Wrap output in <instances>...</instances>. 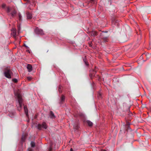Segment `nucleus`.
I'll use <instances>...</instances> for the list:
<instances>
[{
	"label": "nucleus",
	"mask_w": 151,
	"mask_h": 151,
	"mask_svg": "<svg viewBox=\"0 0 151 151\" xmlns=\"http://www.w3.org/2000/svg\"><path fill=\"white\" fill-rule=\"evenodd\" d=\"M15 95L16 96L18 100V105L19 106L18 107V109L20 111L22 106V98L21 95L19 93V91L15 93Z\"/></svg>",
	"instance_id": "nucleus-1"
},
{
	"label": "nucleus",
	"mask_w": 151,
	"mask_h": 151,
	"mask_svg": "<svg viewBox=\"0 0 151 151\" xmlns=\"http://www.w3.org/2000/svg\"><path fill=\"white\" fill-rule=\"evenodd\" d=\"M4 74L5 77L8 78H11V75L13 74L9 67H7L4 68Z\"/></svg>",
	"instance_id": "nucleus-2"
},
{
	"label": "nucleus",
	"mask_w": 151,
	"mask_h": 151,
	"mask_svg": "<svg viewBox=\"0 0 151 151\" xmlns=\"http://www.w3.org/2000/svg\"><path fill=\"white\" fill-rule=\"evenodd\" d=\"M47 126L45 122H43L42 124H38L37 125V128L39 130H41L42 129H46Z\"/></svg>",
	"instance_id": "nucleus-3"
},
{
	"label": "nucleus",
	"mask_w": 151,
	"mask_h": 151,
	"mask_svg": "<svg viewBox=\"0 0 151 151\" xmlns=\"http://www.w3.org/2000/svg\"><path fill=\"white\" fill-rule=\"evenodd\" d=\"M35 33L37 34L41 35H44V33L43 30L38 27H36L35 29Z\"/></svg>",
	"instance_id": "nucleus-4"
},
{
	"label": "nucleus",
	"mask_w": 151,
	"mask_h": 151,
	"mask_svg": "<svg viewBox=\"0 0 151 151\" xmlns=\"http://www.w3.org/2000/svg\"><path fill=\"white\" fill-rule=\"evenodd\" d=\"M12 35L13 36L14 38H15L17 36V32L16 29L14 28H13L12 29Z\"/></svg>",
	"instance_id": "nucleus-5"
},
{
	"label": "nucleus",
	"mask_w": 151,
	"mask_h": 151,
	"mask_svg": "<svg viewBox=\"0 0 151 151\" xmlns=\"http://www.w3.org/2000/svg\"><path fill=\"white\" fill-rule=\"evenodd\" d=\"M26 14L27 19H31L32 18V15L28 11L26 12Z\"/></svg>",
	"instance_id": "nucleus-6"
},
{
	"label": "nucleus",
	"mask_w": 151,
	"mask_h": 151,
	"mask_svg": "<svg viewBox=\"0 0 151 151\" xmlns=\"http://www.w3.org/2000/svg\"><path fill=\"white\" fill-rule=\"evenodd\" d=\"M97 35V32L96 31H92L89 32V35L92 36L94 37Z\"/></svg>",
	"instance_id": "nucleus-7"
},
{
	"label": "nucleus",
	"mask_w": 151,
	"mask_h": 151,
	"mask_svg": "<svg viewBox=\"0 0 151 151\" xmlns=\"http://www.w3.org/2000/svg\"><path fill=\"white\" fill-rule=\"evenodd\" d=\"M65 99V96L63 95H61V96L60 98V103L61 104H63V102L64 101Z\"/></svg>",
	"instance_id": "nucleus-8"
},
{
	"label": "nucleus",
	"mask_w": 151,
	"mask_h": 151,
	"mask_svg": "<svg viewBox=\"0 0 151 151\" xmlns=\"http://www.w3.org/2000/svg\"><path fill=\"white\" fill-rule=\"evenodd\" d=\"M27 68L28 70V71L29 72H30L32 70V66L30 64H28L27 65Z\"/></svg>",
	"instance_id": "nucleus-9"
},
{
	"label": "nucleus",
	"mask_w": 151,
	"mask_h": 151,
	"mask_svg": "<svg viewBox=\"0 0 151 151\" xmlns=\"http://www.w3.org/2000/svg\"><path fill=\"white\" fill-rule=\"evenodd\" d=\"M49 116L51 118H54L55 117L54 114L52 111H50L49 114Z\"/></svg>",
	"instance_id": "nucleus-10"
},
{
	"label": "nucleus",
	"mask_w": 151,
	"mask_h": 151,
	"mask_svg": "<svg viewBox=\"0 0 151 151\" xmlns=\"http://www.w3.org/2000/svg\"><path fill=\"white\" fill-rule=\"evenodd\" d=\"M24 109L25 111V114H26V115L27 116V117H28V110L27 109V107L25 106H24Z\"/></svg>",
	"instance_id": "nucleus-11"
},
{
	"label": "nucleus",
	"mask_w": 151,
	"mask_h": 151,
	"mask_svg": "<svg viewBox=\"0 0 151 151\" xmlns=\"http://www.w3.org/2000/svg\"><path fill=\"white\" fill-rule=\"evenodd\" d=\"M26 136L27 135L25 134H23L21 139L22 141V142H24L25 140L26 139Z\"/></svg>",
	"instance_id": "nucleus-12"
},
{
	"label": "nucleus",
	"mask_w": 151,
	"mask_h": 151,
	"mask_svg": "<svg viewBox=\"0 0 151 151\" xmlns=\"http://www.w3.org/2000/svg\"><path fill=\"white\" fill-rule=\"evenodd\" d=\"M102 39L103 41L104 42H108V37H102Z\"/></svg>",
	"instance_id": "nucleus-13"
},
{
	"label": "nucleus",
	"mask_w": 151,
	"mask_h": 151,
	"mask_svg": "<svg viewBox=\"0 0 151 151\" xmlns=\"http://www.w3.org/2000/svg\"><path fill=\"white\" fill-rule=\"evenodd\" d=\"M15 114V113L14 112L12 111L9 112V115L10 117H13L14 116Z\"/></svg>",
	"instance_id": "nucleus-14"
},
{
	"label": "nucleus",
	"mask_w": 151,
	"mask_h": 151,
	"mask_svg": "<svg viewBox=\"0 0 151 151\" xmlns=\"http://www.w3.org/2000/svg\"><path fill=\"white\" fill-rule=\"evenodd\" d=\"M16 11L15 10H14L11 13V16L12 17H14V16L16 14Z\"/></svg>",
	"instance_id": "nucleus-15"
},
{
	"label": "nucleus",
	"mask_w": 151,
	"mask_h": 151,
	"mask_svg": "<svg viewBox=\"0 0 151 151\" xmlns=\"http://www.w3.org/2000/svg\"><path fill=\"white\" fill-rule=\"evenodd\" d=\"M86 122L89 126H92L93 125L92 122L89 120H87Z\"/></svg>",
	"instance_id": "nucleus-16"
},
{
	"label": "nucleus",
	"mask_w": 151,
	"mask_h": 151,
	"mask_svg": "<svg viewBox=\"0 0 151 151\" xmlns=\"http://www.w3.org/2000/svg\"><path fill=\"white\" fill-rule=\"evenodd\" d=\"M73 128L74 129L76 130L78 129L79 128V126H78V125L77 124H75L73 126Z\"/></svg>",
	"instance_id": "nucleus-17"
},
{
	"label": "nucleus",
	"mask_w": 151,
	"mask_h": 151,
	"mask_svg": "<svg viewBox=\"0 0 151 151\" xmlns=\"http://www.w3.org/2000/svg\"><path fill=\"white\" fill-rule=\"evenodd\" d=\"M18 16H19V21H21L22 20V16H21V14L20 13H19L18 14Z\"/></svg>",
	"instance_id": "nucleus-18"
},
{
	"label": "nucleus",
	"mask_w": 151,
	"mask_h": 151,
	"mask_svg": "<svg viewBox=\"0 0 151 151\" xmlns=\"http://www.w3.org/2000/svg\"><path fill=\"white\" fill-rule=\"evenodd\" d=\"M17 28H18V33L19 34L20 32V30L21 29V27L20 25H18L17 26Z\"/></svg>",
	"instance_id": "nucleus-19"
},
{
	"label": "nucleus",
	"mask_w": 151,
	"mask_h": 151,
	"mask_svg": "<svg viewBox=\"0 0 151 151\" xmlns=\"http://www.w3.org/2000/svg\"><path fill=\"white\" fill-rule=\"evenodd\" d=\"M31 146L32 147H33L35 146V143L33 142H32L31 143Z\"/></svg>",
	"instance_id": "nucleus-20"
},
{
	"label": "nucleus",
	"mask_w": 151,
	"mask_h": 151,
	"mask_svg": "<svg viewBox=\"0 0 151 151\" xmlns=\"http://www.w3.org/2000/svg\"><path fill=\"white\" fill-rule=\"evenodd\" d=\"M11 9L9 7H7L6 11L7 13H9L11 12Z\"/></svg>",
	"instance_id": "nucleus-21"
},
{
	"label": "nucleus",
	"mask_w": 151,
	"mask_h": 151,
	"mask_svg": "<svg viewBox=\"0 0 151 151\" xmlns=\"http://www.w3.org/2000/svg\"><path fill=\"white\" fill-rule=\"evenodd\" d=\"M62 88V86H59L58 88V89L60 93L62 92V90H61V88Z\"/></svg>",
	"instance_id": "nucleus-22"
},
{
	"label": "nucleus",
	"mask_w": 151,
	"mask_h": 151,
	"mask_svg": "<svg viewBox=\"0 0 151 151\" xmlns=\"http://www.w3.org/2000/svg\"><path fill=\"white\" fill-rule=\"evenodd\" d=\"M12 81L15 83H17L18 81L17 79L16 78H14L12 79Z\"/></svg>",
	"instance_id": "nucleus-23"
},
{
	"label": "nucleus",
	"mask_w": 151,
	"mask_h": 151,
	"mask_svg": "<svg viewBox=\"0 0 151 151\" xmlns=\"http://www.w3.org/2000/svg\"><path fill=\"white\" fill-rule=\"evenodd\" d=\"M83 60L85 62V64L87 66H88V62H87L86 60H85L84 59Z\"/></svg>",
	"instance_id": "nucleus-24"
},
{
	"label": "nucleus",
	"mask_w": 151,
	"mask_h": 151,
	"mask_svg": "<svg viewBox=\"0 0 151 151\" xmlns=\"http://www.w3.org/2000/svg\"><path fill=\"white\" fill-rule=\"evenodd\" d=\"M130 124L129 122H127L126 126H127V128H128Z\"/></svg>",
	"instance_id": "nucleus-25"
},
{
	"label": "nucleus",
	"mask_w": 151,
	"mask_h": 151,
	"mask_svg": "<svg viewBox=\"0 0 151 151\" xmlns=\"http://www.w3.org/2000/svg\"><path fill=\"white\" fill-rule=\"evenodd\" d=\"M27 78L29 81H30L32 79V78L30 77H27Z\"/></svg>",
	"instance_id": "nucleus-26"
},
{
	"label": "nucleus",
	"mask_w": 151,
	"mask_h": 151,
	"mask_svg": "<svg viewBox=\"0 0 151 151\" xmlns=\"http://www.w3.org/2000/svg\"><path fill=\"white\" fill-rule=\"evenodd\" d=\"M113 21V23H115L116 24V25H118V24L117 23V20H114V21Z\"/></svg>",
	"instance_id": "nucleus-27"
},
{
	"label": "nucleus",
	"mask_w": 151,
	"mask_h": 151,
	"mask_svg": "<svg viewBox=\"0 0 151 151\" xmlns=\"http://www.w3.org/2000/svg\"><path fill=\"white\" fill-rule=\"evenodd\" d=\"M6 6V4H3L2 5V7L3 8H4Z\"/></svg>",
	"instance_id": "nucleus-28"
},
{
	"label": "nucleus",
	"mask_w": 151,
	"mask_h": 151,
	"mask_svg": "<svg viewBox=\"0 0 151 151\" xmlns=\"http://www.w3.org/2000/svg\"><path fill=\"white\" fill-rule=\"evenodd\" d=\"M28 151H32V150L30 148H29L28 149Z\"/></svg>",
	"instance_id": "nucleus-29"
},
{
	"label": "nucleus",
	"mask_w": 151,
	"mask_h": 151,
	"mask_svg": "<svg viewBox=\"0 0 151 151\" xmlns=\"http://www.w3.org/2000/svg\"><path fill=\"white\" fill-rule=\"evenodd\" d=\"M24 0L25 1H27L29 3H30L31 2V1H30V0Z\"/></svg>",
	"instance_id": "nucleus-30"
},
{
	"label": "nucleus",
	"mask_w": 151,
	"mask_h": 151,
	"mask_svg": "<svg viewBox=\"0 0 151 151\" xmlns=\"http://www.w3.org/2000/svg\"><path fill=\"white\" fill-rule=\"evenodd\" d=\"M101 94L100 93H99V94H98V97H101Z\"/></svg>",
	"instance_id": "nucleus-31"
},
{
	"label": "nucleus",
	"mask_w": 151,
	"mask_h": 151,
	"mask_svg": "<svg viewBox=\"0 0 151 151\" xmlns=\"http://www.w3.org/2000/svg\"><path fill=\"white\" fill-rule=\"evenodd\" d=\"M52 150V148L51 147H50L49 151H51V150Z\"/></svg>",
	"instance_id": "nucleus-32"
},
{
	"label": "nucleus",
	"mask_w": 151,
	"mask_h": 151,
	"mask_svg": "<svg viewBox=\"0 0 151 151\" xmlns=\"http://www.w3.org/2000/svg\"><path fill=\"white\" fill-rule=\"evenodd\" d=\"M32 2H33V4H34V5H35V1H32Z\"/></svg>",
	"instance_id": "nucleus-33"
},
{
	"label": "nucleus",
	"mask_w": 151,
	"mask_h": 151,
	"mask_svg": "<svg viewBox=\"0 0 151 151\" xmlns=\"http://www.w3.org/2000/svg\"><path fill=\"white\" fill-rule=\"evenodd\" d=\"M70 151H73V149L71 148L70 149Z\"/></svg>",
	"instance_id": "nucleus-34"
},
{
	"label": "nucleus",
	"mask_w": 151,
	"mask_h": 151,
	"mask_svg": "<svg viewBox=\"0 0 151 151\" xmlns=\"http://www.w3.org/2000/svg\"><path fill=\"white\" fill-rule=\"evenodd\" d=\"M92 2H93L94 1V0H90Z\"/></svg>",
	"instance_id": "nucleus-35"
},
{
	"label": "nucleus",
	"mask_w": 151,
	"mask_h": 151,
	"mask_svg": "<svg viewBox=\"0 0 151 151\" xmlns=\"http://www.w3.org/2000/svg\"><path fill=\"white\" fill-rule=\"evenodd\" d=\"M27 51L29 53H30V51L29 50H28Z\"/></svg>",
	"instance_id": "nucleus-36"
},
{
	"label": "nucleus",
	"mask_w": 151,
	"mask_h": 151,
	"mask_svg": "<svg viewBox=\"0 0 151 151\" xmlns=\"http://www.w3.org/2000/svg\"><path fill=\"white\" fill-rule=\"evenodd\" d=\"M142 58V56H140V58Z\"/></svg>",
	"instance_id": "nucleus-37"
},
{
	"label": "nucleus",
	"mask_w": 151,
	"mask_h": 151,
	"mask_svg": "<svg viewBox=\"0 0 151 151\" xmlns=\"http://www.w3.org/2000/svg\"><path fill=\"white\" fill-rule=\"evenodd\" d=\"M102 151H106V150H102Z\"/></svg>",
	"instance_id": "nucleus-38"
},
{
	"label": "nucleus",
	"mask_w": 151,
	"mask_h": 151,
	"mask_svg": "<svg viewBox=\"0 0 151 151\" xmlns=\"http://www.w3.org/2000/svg\"><path fill=\"white\" fill-rule=\"evenodd\" d=\"M24 46H25L26 47H27V46L26 45H24Z\"/></svg>",
	"instance_id": "nucleus-39"
},
{
	"label": "nucleus",
	"mask_w": 151,
	"mask_h": 151,
	"mask_svg": "<svg viewBox=\"0 0 151 151\" xmlns=\"http://www.w3.org/2000/svg\"><path fill=\"white\" fill-rule=\"evenodd\" d=\"M139 45V44H138V45H137V46H138Z\"/></svg>",
	"instance_id": "nucleus-40"
},
{
	"label": "nucleus",
	"mask_w": 151,
	"mask_h": 151,
	"mask_svg": "<svg viewBox=\"0 0 151 151\" xmlns=\"http://www.w3.org/2000/svg\"><path fill=\"white\" fill-rule=\"evenodd\" d=\"M90 46H91V44L90 45Z\"/></svg>",
	"instance_id": "nucleus-41"
}]
</instances>
